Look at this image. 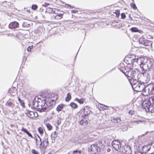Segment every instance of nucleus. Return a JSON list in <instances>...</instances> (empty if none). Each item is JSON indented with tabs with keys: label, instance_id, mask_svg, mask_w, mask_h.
<instances>
[{
	"label": "nucleus",
	"instance_id": "1",
	"mask_svg": "<svg viewBox=\"0 0 154 154\" xmlns=\"http://www.w3.org/2000/svg\"><path fill=\"white\" fill-rule=\"evenodd\" d=\"M144 58L137 59L136 62L140 65V67L142 70V72L138 75V79H129V82L131 85L133 89L136 91V88L134 87L135 84H138L137 87L139 86L140 84L142 85H146L150 80V75H154V71L152 69V63L148 61L146 63H143Z\"/></svg>",
	"mask_w": 154,
	"mask_h": 154
},
{
	"label": "nucleus",
	"instance_id": "2",
	"mask_svg": "<svg viewBox=\"0 0 154 154\" xmlns=\"http://www.w3.org/2000/svg\"><path fill=\"white\" fill-rule=\"evenodd\" d=\"M134 87L136 88V91L138 92L143 91L146 93V95L154 94V85L153 83L148 85H142L140 84L137 87L138 84H135Z\"/></svg>",
	"mask_w": 154,
	"mask_h": 154
},
{
	"label": "nucleus",
	"instance_id": "3",
	"mask_svg": "<svg viewBox=\"0 0 154 154\" xmlns=\"http://www.w3.org/2000/svg\"><path fill=\"white\" fill-rule=\"evenodd\" d=\"M112 146L113 147L116 151H119L125 154H131L132 151L130 147L128 146H125L122 148L120 142L117 140H114L112 143Z\"/></svg>",
	"mask_w": 154,
	"mask_h": 154
},
{
	"label": "nucleus",
	"instance_id": "4",
	"mask_svg": "<svg viewBox=\"0 0 154 154\" xmlns=\"http://www.w3.org/2000/svg\"><path fill=\"white\" fill-rule=\"evenodd\" d=\"M142 107L145 109V111L148 112L150 111V109L153 107L149 100H146L143 101L142 103Z\"/></svg>",
	"mask_w": 154,
	"mask_h": 154
},
{
	"label": "nucleus",
	"instance_id": "5",
	"mask_svg": "<svg viewBox=\"0 0 154 154\" xmlns=\"http://www.w3.org/2000/svg\"><path fill=\"white\" fill-rule=\"evenodd\" d=\"M139 42L140 44L145 46H151L152 43V41L147 40L144 38H140Z\"/></svg>",
	"mask_w": 154,
	"mask_h": 154
},
{
	"label": "nucleus",
	"instance_id": "6",
	"mask_svg": "<svg viewBox=\"0 0 154 154\" xmlns=\"http://www.w3.org/2000/svg\"><path fill=\"white\" fill-rule=\"evenodd\" d=\"M99 149L100 148L98 147L96 144L91 145L88 148V152H90L89 154H96Z\"/></svg>",
	"mask_w": 154,
	"mask_h": 154
},
{
	"label": "nucleus",
	"instance_id": "7",
	"mask_svg": "<svg viewBox=\"0 0 154 154\" xmlns=\"http://www.w3.org/2000/svg\"><path fill=\"white\" fill-rule=\"evenodd\" d=\"M41 108L39 111L40 112L48 111L50 109L48 105L45 103V99H44L41 103Z\"/></svg>",
	"mask_w": 154,
	"mask_h": 154
},
{
	"label": "nucleus",
	"instance_id": "8",
	"mask_svg": "<svg viewBox=\"0 0 154 154\" xmlns=\"http://www.w3.org/2000/svg\"><path fill=\"white\" fill-rule=\"evenodd\" d=\"M118 68L120 71L125 74L128 70H130V68L128 66H125L123 63H121L118 66Z\"/></svg>",
	"mask_w": 154,
	"mask_h": 154
},
{
	"label": "nucleus",
	"instance_id": "9",
	"mask_svg": "<svg viewBox=\"0 0 154 154\" xmlns=\"http://www.w3.org/2000/svg\"><path fill=\"white\" fill-rule=\"evenodd\" d=\"M136 75L135 71H134L130 68V70H128L125 74L126 76L131 77V79H134L133 78L135 77Z\"/></svg>",
	"mask_w": 154,
	"mask_h": 154
},
{
	"label": "nucleus",
	"instance_id": "10",
	"mask_svg": "<svg viewBox=\"0 0 154 154\" xmlns=\"http://www.w3.org/2000/svg\"><path fill=\"white\" fill-rule=\"evenodd\" d=\"M26 114L28 117L32 119L38 116V114L37 112H36L28 110L26 113Z\"/></svg>",
	"mask_w": 154,
	"mask_h": 154
},
{
	"label": "nucleus",
	"instance_id": "11",
	"mask_svg": "<svg viewBox=\"0 0 154 154\" xmlns=\"http://www.w3.org/2000/svg\"><path fill=\"white\" fill-rule=\"evenodd\" d=\"M83 111L84 115L82 116V118L87 117L88 115L91 112L90 108L88 106H86L84 107Z\"/></svg>",
	"mask_w": 154,
	"mask_h": 154
},
{
	"label": "nucleus",
	"instance_id": "12",
	"mask_svg": "<svg viewBox=\"0 0 154 154\" xmlns=\"http://www.w3.org/2000/svg\"><path fill=\"white\" fill-rule=\"evenodd\" d=\"M145 148L147 149L146 151V153L147 154H153L154 153V145L152 146H150L149 145H147Z\"/></svg>",
	"mask_w": 154,
	"mask_h": 154
},
{
	"label": "nucleus",
	"instance_id": "13",
	"mask_svg": "<svg viewBox=\"0 0 154 154\" xmlns=\"http://www.w3.org/2000/svg\"><path fill=\"white\" fill-rule=\"evenodd\" d=\"M131 123L133 125H140L141 124H145L146 122V121L144 119L139 120H133L131 122Z\"/></svg>",
	"mask_w": 154,
	"mask_h": 154
},
{
	"label": "nucleus",
	"instance_id": "14",
	"mask_svg": "<svg viewBox=\"0 0 154 154\" xmlns=\"http://www.w3.org/2000/svg\"><path fill=\"white\" fill-rule=\"evenodd\" d=\"M141 57H140V58H141ZM138 59V58H137V59L134 58V57H127L126 58L125 60L126 61V63L127 64H131L133 63L135 61L137 63V62H136L137 60Z\"/></svg>",
	"mask_w": 154,
	"mask_h": 154
},
{
	"label": "nucleus",
	"instance_id": "15",
	"mask_svg": "<svg viewBox=\"0 0 154 154\" xmlns=\"http://www.w3.org/2000/svg\"><path fill=\"white\" fill-rule=\"evenodd\" d=\"M19 26V23L15 21L11 22L9 25V27L11 29H15Z\"/></svg>",
	"mask_w": 154,
	"mask_h": 154
},
{
	"label": "nucleus",
	"instance_id": "16",
	"mask_svg": "<svg viewBox=\"0 0 154 154\" xmlns=\"http://www.w3.org/2000/svg\"><path fill=\"white\" fill-rule=\"evenodd\" d=\"M42 146H44L47 147L48 145V141L47 137H45L43 139L42 141Z\"/></svg>",
	"mask_w": 154,
	"mask_h": 154
},
{
	"label": "nucleus",
	"instance_id": "17",
	"mask_svg": "<svg viewBox=\"0 0 154 154\" xmlns=\"http://www.w3.org/2000/svg\"><path fill=\"white\" fill-rule=\"evenodd\" d=\"M83 118L84 119H82L80 121V123L81 125L83 126H85L88 124L87 120L86 119V118H87V117Z\"/></svg>",
	"mask_w": 154,
	"mask_h": 154
},
{
	"label": "nucleus",
	"instance_id": "18",
	"mask_svg": "<svg viewBox=\"0 0 154 154\" xmlns=\"http://www.w3.org/2000/svg\"><path fill=\"white\" fill-rule=\"evenodd\" d=\"M148 61L150 62L151 63H152V69L154 71V61L153 60L150 59H147L146 60H145L144 59V61L143 62V63H147ZM153 74H154V73H153Z\"/></svg>",
	"mask_w": 154,
	"mask_h": 154
},
{
	"label": "nucleus",
	"instance_id": "19",
	"mask_svg": "<svg viewBox=\"0 0 154 154\" xmlns=\"http://www.w3.org/2000/svg\"><path fill=\"white\" fill-rule=\"evenodd\" d=\"M98 108L100 110H104L107 109L108 107L105 105L102 104H100L98 105Z\"/></svg>",
	"mask_w": 154,
	"mask_h": 154
},
{
	"label": "nucleus",
	"instance_id": "20",
	"mask_svg": "<svg viewBox=\"0 0 154 154\" xmlns=\"http://www.w3.org/2000/svg\"><path fill=\"white\" fill-rule=\"evenodd\" d=\"M55 100H51L48 103V106L50 108V109H51L55 105Z\"/></svg>",
	"mask_w": 154,
	"mask_h": 154
},
{
	"label": "nucleus",
	"instance_id": "21",
	"mask_svg": "<svg viewBox=\"0 0 154 154\" xmlns=\"http://www.w3.org/2000/svg\"><path fill=\"white\" fill-rule=\"evenodd\" d=\"M64 107V105L63 104H61L58 106L56 108V110L58 112L61 111L62 109Z\"/></svg>",
	"mask_w": 154,
	"mask_h": 154
},
{
	"label": "nucleus",
	"instance_id": "22",
	"mask_svg": "<svg viewBox=\"0 0 154 154\" xmlns=\"http://www.w3.org/2000/svg\"><path fill=\"white\" fill-rule=\"evenodd\" d=\"M6 104L9 107L12 109H14V103H12L11 101H8L6 103Z\"/></svg>",
	"mask_w": 154,
	"mask_h": 154
},
{
	"label": "nucleus",
	"instance_id": "23",
	"mask_svg": "<svg viewBox=\"0 0 154 154\" xmlns=\"http://www.w3.org/2000/svg\"><path fill=\"white\" fill-rule=\"evenodd\" d=\"M46 148L47 147L44 146H40V149L42 154H44L45 153Z\"/></svg>",
	"mask_w": 154,
	"mask_h": 154
},
{
	"label": "nucleus",
	"instance_id": "24",
	"mask_svg": "<svg viewBox=\"0 0 154 154\" xmlns=\"http://www.w3.org/2000/svg\"><path fill=\"white\" fill-rule=\"evenodd\" d=\"M55 11H54L53 8H46V12L50 14L52 13H55Z\"/></svg>",
	"mask_w": 154,
	"mask_h": 154
},
{
	"label": "nucleus",
	"instance_id": "25",
	"mask_svg": "<svg viewBox=\"0 0 154 154\" xmlns=\"http://www.w3.org/2000/svg\"><path fill=\"white\" fill-rule=\"evenodd\" d=\"M111 121L114 122L118 123L120 122L121 120L119 118H113L111 119Z\"/></svg>",
	"mask_w": 154,
	"mask_h": 154
},
{
	"label": "nucleus",
	"instance_id": "26",
	"mask_svg": "<svg viewBox=\"0 0 154 154\" xmlns=\"http://www.w3.org/2000/svg\"><path fill=\"white\" fill-rule=\"evenodd\" d=\"M63 16L62 14H57V15L54 16V18L56 19L59 20Z\"/></svg>",
	"mask_w": 154,
	"mask_h": 154
},
{
	"label": "nucleus",
	"instance_id": "27",
	"mask_svg": "<svg viewBox=\"0 0 154 154\" xmlns=\"http://www.w3.org/2000/svg\"><path fill=\"white\" fill-rule=\"evenodd\" d=\"M36 144L37 146L39 144L40 146H42V143L41 138H40L39 140H37V139H36Z\"/></svg>",
	"mask_w": 154,
	"mask_h": 154
},
{
	"label": "nucleus",
	"instance_id": "28",
	"mask_svg": "<svg viewBox=\"0 0 154 154\" xmlns=\"http://www.w3.org/2000/svg\"><path fill=\"white\" fill-rule=\"evenodd\" d=\"M71 99V95L69 93H68L67 94V96L65 98V101L66 102H68Z\"/></svg>",
	"mask_w": 154,
	"mask_h": 154
},
{
	"label": "nucleus",
	"instance_id": "29",
	"mask_svg": "<svg viewBox=\"0 0 154 154\" xmlns=\"http://www.w3.org/2000/svg\"><path fill=\"white\" fill-rule=\"evenodd\" d=\"M30 26V24L27 22H23L22 24V26L23 27H28Z\"/></svg>",
	"mask_w": 154,
	"mask_h": 154
},
{
	"label": "nucleus",
	"instance_id": "30",
	"mask_svg": "<svg viewBox=\"0 0 154 154\" xmlns=\"http://www.w3.org/2000/svg\"><path fill=\"white\" fill-rule=\"evenodd\" d=\"M75 100L77 101L80 104L83 103L84 102V100L83 99H79L78 98H75Z\"/></svg>",
	"mask_w": 154,
	"mask_h": 154
},
{
	"label": "nucleus",
	"instance_id": "31",
	"mask_svg": "<svg viewBox=\"0 0 154 154\" xmlns=\"http://www.w3.org/2000/svg\"><path fill=\"white\" fill-rule=\"evenodd\" d=\"M18 100L21 105L23 107H25V104L23 101L21 100L19 97H18Z\"/></svg>",
	"mask_w": 154,
	"mask_h": 154
},
{
	"label": "nucleus",
	"instance_id": "32",
	"mask_svg": "<svg viewBox=\"0 0 154 154\" xmlns=\"http://www.w3.org/2000/svg\"><path fill=\"white\" fill-rule=\"evenodd\" d=\"M70 105L72 107L74 108H76L77 107V105L75 103L73 102H71L70 104Z\"/></svg>",
	"mask_w": 154,
	"mask_h": 154
},
{
	"label": "nucleus",
	"instance_id": "33",
	"mask_svg": "<svg viewBox=\"0 0 154 154\" xmlns=\"http://www.w3.org/2000/svg\"><path fill=\"white\" fill-rule=\"evenodd\" d=\"M46 125L48 129L50 131L52 129V126L49 123H46Z\"/></svg>",
	"mask_w": 154,
	"mask_h": 154
},
{
	"label": "nucleus",
	"instance_id": "34",
	"mask_svg": "<svg viewBox=\"0 0 154 154\" xmlns=\"http://www.w3.org/2000/svg\"><path fill=\"white\" fill-rule=\"evenodd\" d=\"M131 31L133 32H138L139 30L136 27H132L131 29Z\"/></svg>",
	"mask_w": 154,
	"mask_h": 154
},
{
	"label": "nucleus",
	"instance_id": "35",
	"mask_svg": "<svg viewBox=\"0 0 154 154\" xmlns=\"http://www.w3.org/2000/svg\"><path fill=\"white\" fill-rule=\"evenodd\" d=\"M41 30L42 29L41 28H39L37 30L35 31V32L38 33V35H40L41 33Z\"/></svg>",
	"mask_w": 154,
	"mask_h": 154
},
{
	"label": "nucleus",
	"instance_id": "36",
	"mask_svg": "<svg viewBox=\"0 0 154 154\" xmlns=\"http://www.w3.org/2000/svg\"><path fill=\"white\" fill-rule=\"evenodd\" d=\"M38 8V6L36 5H33L31 6V8L32 10H35Z\"/></svg>",
	"mask_w": 154,
	"mask_h": 154
},
{
	"label": "nucleus",
	"instance_id": "37",
	"mask_svg": "<svg viewBox=\"0 0 154 154\" xmlns=\"http://www.w3.org/2000/svg\"><path fill=\"white\" fill-rule=\"evenodd\" d=\"M38 131L39 133L41 134H42L43 133V129L41 127H39L38 128Z\"/></svg>",
	"mask_w": 154,
	"mask_h": 154
},
{
	"label": "nucleus",
	"instance_id": "38",
	"mask_svg": "<svg viewBox=\"0 0 154 154\" xmlns=\"http://www.w3.org/2000/svg\"><path fill=\"white\" fill-rule=\"evenodd\" d=\"M14 109L18 108L19 106L18 103L16 102H14Z\"/></svg>",
	"mask_w": 154,
	"mask_h": 154
},
{
	"label": "nucleus",
	"instance_id": "39",
	"mask_svg": "<svg viewBox=\"0 0 154 154\" xmlns=\"http://www.w3.org/2000/svg\"><path fill=\"white\" fill-rule=\"evenodd\" d=\"M81 152V151H79L78 150H75L73 151V154H78V153L80 154Z\"/></svg>",
	"mask_w": 154,
	"mask_h": 154
},
{
	"label": "nucleus",
	"instance_id": "40",
	"mask_svg": "<svg viewBox=\"0 0 154 154\" xmlns=\"http://www.w3.org/2000/svg\"><path fill=\"white\" fill-rule=\"evenodd\" d=\"M116 14V17H119V16L120 11L119 10H117L115 12H114Z\"/></svg>",
	"mask_w": 154,
	"mask_h": 154
},
{
	"label": "nucleus",
	"instance_id": "41",
	"mask_svg": "<svg viewBox=\"0 0 154 154\" xmlns=\"http://www.w3.org/2000/svg\"><path fill=\"white\" fill-rule=\"evenodd\" d=\"M33 45L29 46L27 48V51L29 52L31 51V49L32 48Z\"/></svg>",
	"mask_w": 154,
	"mask_h": 154
},
{
	"label": "nucleus",
	"instance_id": "42",
	"mask_svg": "<svg viewBox=\"0 0 154 154\" xmlns=\"http://www.w3.org/2000/svg\"><path fill=\"white\" fill-rule=\"evenodd\" d=\"M51 135L53 136L54 138H55L57 137V134H56V131H54L52 133Z\"/></svg>",
	"mask_w": 154,
	"mask_h": 154
},
{
	"label": "nucleus",
	"instance_id": "43",
	"mask_svg": "<svg viewBox=\"0 0 154 154\" xmlns=\"http://www.w3.org/2000/svg\"><path fill=\"white\" fill-rule=\"evenodd\" d=\"M31 152L33 154H38V152L34 149H32Z\"/></svg>",
	"mask_w": 154,
	"mask_h": 154
},
{
	"label": "nucleus",
	"instance_id": "44",
	"mask_svg": "<svg viewBox=\"0 0 154 154\" xmlns=\"http://www.w3.org/2000/svg\"><path fill=\"white\" fill-rule=\"evenodd\" d=\"M131 6L132 8H133L134 10H135L137 9V7L134 4H131Z\"/></svg>",
	"mask_w": 154,
	"mask_h": 154
},
{
	"label": "nucleus",
	"instance_id": "45",
	"mask_svg": "<svg viewBox=\"0 0 154 154\" xmlns=\"http://www.w3.org/2000/svg\"><path fill=\"white\" fill-rule=\"evenodd\" d=\"M121 18L122 19H124L126 17L125 13H122L121 14Z\"/></svg>",
	"mask_w": 154,
	"mask_h": 154
},
{
	"label": "nucleus",
	"instance_id": "46",
	"mask_svg": "<svg viewBox=\"0 0 154 154\" xmlns=\"http://www.w3.org/2000/svg\"><path fill=\"white\" fill-rule=\"evenodd\" d=\"M24 10L25 11H26L28 13H29L30 12V10L27 8H24Z\"/></svg>",
	"mask_w": 154,
	"mask_h": 154
},
{
	"label": "nucleus",
	"instance_id": "47",
	"mask_svg": "<svg viewBox=\"0 0 154 154\" xmlns=\"http://www.w3.org/2000/svg\"><path fill=\"white\" fill-rule=\"evenodd\" d=\"M26 133V134L29 137H30L31 138L33 137L32 135L28 131H27Z\"/></svg>",
	"mask_w": 154,
	"mask_h": 154
},
{
	"label": "nucleus",
	"instance_id": "48",
	"mask_svg": "<svg viewBox=\"0 0 154 154\" xmlns=\"http://www.w3.org/2000/svg\"><path fill=\"white\" fill-rule=\"evenodd\" d=\"M49 5V3L45 2L44 4L42 5V6L44 7H46Z\"/></svg>",
	"mask_w": 154,
	"mask_h": 154
},
{
	"label": "nucleus",
	"instance_id": "49",
	"mask_svg": "<svg viewBox=\"0 0 154 154\" xmlns=\"http://www.w3.org/2000/svg\"><path fill=\"white\" fill-rule=\"evenodd\" d=\"M21 131L26 133L28 131H27V130L26 128H23L21 129Z\"/></svg>",
	"mask_w": 154,
	"mask_h": 154
},
{
	"label": "nucleus",
	"instance_id": "50",
	"mask_svg": "<svg viewBox=\"0 0 154 154\" xmlns=\"http://www.w3.org/2000/svg\"><path fill=\"white\" fill-rule=\"evenodd\" d=\"M128 113L131 115H132L134 113V111L132 110H130L128 112Z\"/></svg>",
	"mask_w": 154,
	"mask_h": 154
},
{
	"label": "nucleus",
	"instance_id": "51",
	"mask_svg": "<svg viewBox=\"0 0 154 154\" xmlns=\"http://www.w3.org/2000/svg\"><path fill=\"white\" fill-rule=\"evenodd\" d=\"M61 123V120L60 119H58L57 120V124L58 125H59Z\"/></svg>",
	"mask_w": 154,
	"mask_h": 154
},
{
	"label": "nucleus",
	"instance_id": "52",
	"mask_svg": "<svg viewBox=\"0 0 154 154\" xmlns=\"http://www.w3.org/2000/svg\"><path fill=\"white\" fill-rule=\"evenodd\" d=\"M147 146V145L144 146L143 147V150L145 151L144 154H147L146 153V150L147 149L146 148H145V147Z\"/></svg>",
	"mask_w": 154,
	"mask_h": 154
},
{
	"label": "nucleus",
	"instance_id": "53",
	"mask_svg": "<svg viewBox=\"0 0 154 154\" xmlns=\"http://www.w3.org/2000/svg\"><path fill=\"white\" fill-rule=\"evenodd\" d=\"M7 35L8 36H10V37H12L13 36V35L12 34L10 33H8V34H7Z\"/></svg>",
	"mask_w": 154,
	"mask_h": 154
},
{
	"label": "nucleus",
	"instance_id": "54",
	"mask_svg": "<svg viewBox=\"0 0 154 154\" xmlns=\"http://www.w3.org/2000/svg\"><path fill=\"white\" fill-rule=\"evenodd\" d=\"M78 12V11H76V10H72V11H71V12L72 13H77V12Z\"/></svg>",
	"mask_w": 154,
	"mask_h": 154
},
{
	"label": "nucleus",
	"instance_id": "55",
	"mask_svg": "<svg viewBox=\"0 0 154 154\" xmlns=\"http://www.w3.org/2000/svg\"><path fill=\"white\" fill-rule=\"evenodd\" d=\"M38 138L40 139V138H40V137H39V136L38 135Z\"/></svg>",
	"mask_w": 154,
	"mask_h": 154
},
{
	"label": "nucleus",
	"instance_id": "56",
	"mask_svg": "<svg viewBox=\"0 0 154 154\" xmlns=\"http://www.w3.org/2000/svg\"><path fill=\"white\" fill-rule=\"evenodd\" d=\"M15 90V92L16 91V88L15 89V90Z\"/></svg>",
	"mask_w": 154,
	"mask_h": 154
},
{
	"label": "nucleus",
	"instance_id": "57",
	"mask_svg": "<svg viewBox=\"0 0 154 154\" xmlns=\"http://www.w3.org/2000/svg\"><path fill=\"white\" fill-rule=\"evenodd\" d=\"M69 7H71V6H70L69 5Z\"/></svg>",
	"mask_w": 154,
	"mask_h": 154
}]
</instances>
